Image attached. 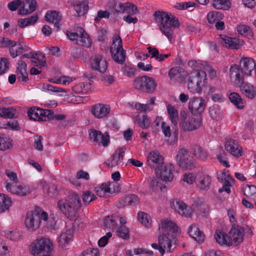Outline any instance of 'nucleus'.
<instances>
[{"label":"nucleus","mask_w":256,"mask_h":256,"mask_svg":"<svg viewBox=\"0 0 256 256\" xmlns=\"http://www.w3.org/2000/svg\"><path fill=\"white\" fill-rule=\"evenodd\" d=\"M156 20L160 23V29L170 40L173 38L174 30L180 26V22L177 18L171 14L158 10L154 14Z\"/></svg>","instance_id":"nucleus-1"},{"label":"nucleus","mask_w":256,"mask_h":256,"mask_svg":"<svg viewBox=\"0 0 256 256\" xmlns=\"http://www.w3.org/2000/svg\"><path fill=\"white\" fill-rule=\"evenodd\" d=\"M82 206L80 197L75 193H72L66 198L57 202V206L59 210L70 220L77 218L78 211Z\"/></svg>","instance_id":"nucleus-2"},{"label":"nucleus","mask_w":256,"mask_h":256,"mask_svg":"<svg viewBox=\"0 0 256 256\" xmlns=\"http://www.w3.org/2000/svg\"><path fill=\"white\" fill-rule=\"evenodd\" d=\"M202 120L200 116L190 114L185 110L180 112L179 126L184 132H192L199 128Z\"/></svg>","instance_id":"nucleus-3"},{"label":"nucleus","mask_w":256,"mask_h":256,"mask_svg":"<svg viewBox=\"0 0 256 256\" xmlns=\"http://www.w3.org/2000/svg\"><path fill=\"white\" fill-rule=\"evenodd\" d=\"M206 72L197 70L190 72L188 74V88L192 93H199L202 90L206 80Z\"/></svg>","instance_id":"nucleus-4"},{"label":"nucleus","mask_w":256,"mask_h":256,"mask_svg":"<svg viewBox=\"0 0 256 256\" xmlns=\"http://www.w3.org/2000/svg\"><path fill=\"white\" fill-rule=\"evenodd\" d=\"M53 249V244L50 240L42 238L36 239L30 244V250L34 256H52L51 252Z\"/></svg>","instance_id":"nucleus-5"},{"label":"nucleus","mask_w":256,"mask_h":256,"mask_svg":"<svg viewBox=\"0 0 256 256\" xmlns=\"http://www.w3.org/2000/svg\"><path fill=\"white\" fill-rule=\"evenodd\" d=\"M126 51L122 48V40L118 34L112 37V44L110 47L112 58L117 63L122 64L126 60Z\"/></svg>","instance_id":"nucleus-6"},{"label":"nucleus","mask_w":256,"mask_h":256,"mask_svg":"<svg viewBox=\"0 0 256 256\" xmlns=\"http://www.w3.org/2000/svg\"><path fill=\"white\" fill-rule=\"evenodd\" d=\"M134 86L136 90L152 94L156 90L157 84L155 80L147 76H138L134 81Z\"/></svg>","instance_id":"nucleus-7"},{"label":"nucleus","mask_w":256,"mask_h":256,"mask_svg":"<svg viewBox=\"0 0 256 256\" xmlns=\"http://www.w3.org/2000/svg\"><path fill=\"white\" fill-rule=\"evenodd\" d=\"M28 116L30 120L38 122H46L52 118L54 112L48 109L32 107L28 111Z\"/></svg>","instance_id":"nucleus-8"},{"label":"nucleus","mask_w":256,"mask_h":256,"mask_svg":"<svg viewBox=\"0 0 256 256\" xmlns=\"http://www.w3.org/2000/svg\"><path fill=\"white\" fill-rule=\"evenodd\" d=\"M176 160L178 166L183 169L192 170L196 166L194 163L193 158L184 148L179 150L176 156Z\"/></svg>","instance_id":"nucleus-9"},{"label":"nucleus","mask_w":256,"mask_h":256,"mask_svg":"<svg viewBox=\"0 0 256 256\" xmlns=\"http://www.w3.org/2000/svg\"><path fill=\"white\" fill-rule=\"evenodd\" d=\"M90 63L91 68L100 73H104L108 68V62L106 59L100 54L92 56L90 58Z\"/></svg>","instance_id":"nucleus-10"},{"label":"nucleus","mask_w":256,"mask_h":256,"mask_svg":"<svg viewBox=\"0 0 256 256\" xmlns=\"http://www.w3.org/2000/svg\"><path fill=\"white\" fill-rule=\"evenodd\" d=\"M40 214L38 212H29L27 213L25 224L28 230L35 231L40 227Z\"/></svg>","instance_id":"nucleus-11"},{"label":"nucleus","mask_w":256,"mask_h":256,"mask_svg":"<svg viewBox=\"0 0 256 256\" xmlns=\"http://www.w3.org/2000/svg\"><path fill=\"white\" fill-rule=\"evenodd\" d=\"M173 236L168 233L160 235L158 238V242L160 246L159 252L163 256L165 252H171L174 248H172V238Z\"/></svg>","instance_id":"nucleus-12"},{"label":"nucleus","mask_w":256,"mask_h":256,"mask_svg":"<svg viewBox=\"0 0 256 256\" xmlns=\"http://www.w3.org/2000/svg\"><path fill=\"white\" fill-rule=\"evenodd\" d=\"M90 140L97 144L106 146L110 143V136L107 132L102 134L101 132L95 130H90L89 132Z\"/></svg>","instance_id":"nucleus-13"},{"label":"nucleus","mask_w":256,"mask_h":256,"mask_svg":"<svg viewBox=\"0 0 256 256\" xmlns=\"http://www.w3.org/2000/svg\"><path fill=\"white\" fill-rule=\"evenodd\" d=\"M170 207L180 215L190 217L192 214V210L185 203L179 200H174L170 202Z\"/></svg>","instance_id":"nucleus-14"},{"label":"nucleus","mask_w":256,"mask_h":256,"mask_svg":"<svg viewBox=\"0 0 256 256\" xmlns=\"http://www.w3.org/2000/svg\"><path fill=\"white\" fill-rule=\"evenodd\" d=\"M206 108V102L201 98H192L190 100L188 108L192 114L196 116L201 114Z\"/></svg>","instance_id":"nucleus-15"},{"label":"nucleus","mask_w":256,"mask_h":256,"mask_svg":"<svg viewBox=\"0 0 256 256\" xmlns=\"http://www.w3.org/2000/svg\"><path fill=\"white\" fill-rule=\"evenodd\" d=\"M110 107L108 104H97L91 108V113L96 118L102 119L106 118L110 114Z\"/></svg>","instance_id":"nucleus-16"},{"label":"nucleus","mask_w":256,"mask_h":256,"mask_svg":"<svg viewBox=\"0 0 256 256\" xmlns=\"http://www.w3.org/2000/svg\"><path fill=\"white\" fill-rule=\"evenodd\" d=\"M220 38L223 46L230 49H239L244 43L243 40L222 34L220 35Z\"/></svg>","instance_id":"nucleus-17"},{"label":"nucleus","mask_w":256,"mask_h":256,"mask_svg":"<svg viewBox=\"0 0 256 256\" xmlns=\"http://www.w3.org/2000/svg\"><path fill=\"white\" fill-rule=\"evenodd\" d=\"M225 150L234 156L238 158L242 155V148L238 142L232 139H228L225 142Z\"/></svg>","instance_id":"nucleus-18"},{"label":"nucleus","mask_w":256,"mask_h":256,"mask_svg":"<svg viewBox=\"0 0 256 256\" xmlns=\"http://www.w3.org/2000/svg\"><path fill=\"white\" fill-rule=\"evenodd\" d=\"M244 228L240 226H233L229 232L230 238L232 240V244L237 246L242 242L244 236Z\"/></svg>","instance_id":"nucleus-19"},{"label":"nucleus","mask_w":256,"mask_h":256,"mask_svg":"<svg viewBox=\"0 0 256 256\" xmlns=\"http://www.w3.org/2000/svg\"><path fill=\"white\" fill-rule=\"evenodd\" d=\"M6 190L14 194L20 196H25L30 192L28 186L24 184L17 185L16 184L8 183L6 186Z\"/></svg>","instance_id":"nucleus-20"},{"label":"nucleus","mask_w":256,"mask_h":256,"mask_svg":"<svg viewBox=\"0 0 256 256\" xmlns=\"http://www.w3.org/2000/svg\"><path fill=\"white\" fill-rule=\"evenodd\" d=\"M156 174H158V170L160 171L159 174L160 179L165 182L170 181L174 177L173 171L174 170V166L171 164H168L164 166H160L159 169H157Z\"/></svg>","instance_id":"nucleus-21"},{"label":"nucleus","mask_w":256,"mask_h":256,"mask_svg":"<svg viewBox=\"0 0 256 256\" xmlns=\"http://www.w3.org/2000/svg\"><path fill=\"white\" fill-rule=\"evenodd\" d=\"M125 150V148L118 149L112 156L111 158L105 162V164L108 167L111 168L119 164L124 158Z\"/></svg>","instance_id":"nucleus-22"},{"label":"nucleus","mask_w":256,"mask_h":256,"mask_svg":"<svg viewBox=\"0 0 256 256\" xmlns=\"http://www.w3.org/2000/svg\"><path fill=\"white\" fill-rule=\"evenodd\" d=\"M230 76L231 78H234V82L236 84H240L244 81V72L236 64L231 66Z\"/></svg>","instance_id":"nucleus-23"},{"label":"nucleus","mask_w":256,"mask_h":256,"mask_svg":"<svg viewBox=\"0 0 256 256\" xmlns=\"http://www.w3.org/2000/svg\"><path fill=\"white\" fill-rule=\"evenodd\" d=\"M147 162L151 168L157 170L163 164V158L158 152H152L149 153Z\"/></svg>","instance_id":"nucleus-24"},{"label":"nucleus","mask_w":256,"mask_h":256,"mask_svg":"<svg viewBox=\"0 0 256 256\" xmlns=\"http://www.w3.org/2000/svg\"><path fill=\"white\" fill-rule=\"evenodd\" d=\"M38 5L36 0H25L20 6L18 14L20 15H26L32 13L38 8Z\"/></svg>","instance_id":"nucleus-25"},{"label":"nucleus","mask_w":256,"mask_h":256,"mask_svg":"<svg viewBox=\"0 0 256 256\" xmlns=\"http://www.w3.org/2000/svg\"><path fill=\"white\" fill-rule=\"evenodd\" d=\"M139 198L134 194L126 195L121 200L116 202V206L120 208L129 205H136L138 204Z\"/></svg>","instance_id":"nucleus-26"},{"label":"nucleus","mask_w":256,"mask_h":256,"mask_svg":"<svg viewBox=\"0 0 256 256\" xmlns=\"http://www.w3.org/2000/svg\"><path fill=\"white\" fill-rule=\"evenodd\" d=\"M45 18L48 22L54 24L56 30H59V24L62 18V14L60 12L56 10L48 12L45 16Z\"/></svg>","instance_id":"nucleus-27"},{"label":"nucleus","mask_w":256,"mask_h":256,"mask_svg":"<svg viewBox=\"0 0 256 256\" xmlns=\"http://www.w3.org/2000/svg\"><path fill=\"white\" fill-rule=\"evenodd\" d=\"M26 67V64L22 60H20L18 62L16 73L18 80L24 82H26L28 80Z\"/></svg>","instance_id":"nucleus-28"},{"label":"nucleus","mask_w":256,"mask_h":256,"mask_svg":"<svg viewBox=\"0 0 256 256\" xmlns=\"http://www.w3.org/2000/svg\"><path fill=\"white\" fill-rule=\"evenodd\" d=\"M214 238L216 242L221 246H230L232 244V240L228 234L220 230H216L214 234Z\"/></svg>","instance_id":"nucleus-29"},{"label":"nucleus","mask_w":256,"mask_h":256,"mask_svg":"<svg viewBox=\"0 0 256 256\" xmlns=\"http://www.w3.org/2000/svg\"><path fill=\"white\" fill-rule=\"evenodd\" d=\"M189 236L198 243L202 242L204 240V234L200 231L196 224H192L188 230Z\"/></svg>","instance_id":"nucleus-30"},{"label":"nucleus","mask_w":256,"mask_h":256,"mask_svg":"<svg viewBox=\"0 0 256 256\" xmlns=\"http://www.w3.org/2000/svg\"><path fill=\"white\" fill-rule=\"evenodd\" d=\"M240 84V91L246 98L252 99L256 96V92L251 84L244 81Z\"/></svg>","instance_id":"nucleus-31"},{"label":"nucleus","mask_w":256,"mask_h":256,"mask_svg":"<svg viewBox=\"0 0 256 256\" xmlns=\"http://www.w3.org/2000/svg\"><path fill=\"white\" fill-rule=\"evenodd\" d=\"M74 230L72 228L66 226L62 230L59 238V243L62 246L67 244L73 236Z\"/></svg>","instance_id":"nucleus-32"},{"label":"nucleus","mask_w":256,"mask_h":256,"mask_svg":"<svg viewBox=\"0 0 256 256\" xmlns=\"http://www.w3.org/2000/svg\"><path fill=\"white\" fill-rule=\"evenodd\" d=\"M240 64L242 66V70L245 74L250 76L252 70L255 67V63L252 58H244L240 61Z\"/></svg>","instance_id":"nucleus-33"},{"label":"nucleus","mask_w":256,"mask_h":256,"mask_svg":"<svg viewBox=\"0 0 256 256\" xmlns=\"http://www.w3.org/2000/svg\"><path fill=\"white\" fill-rule=\"evenodd\" d=\"M118 220L116 216H108L103 219V226L105 228H109L111 230H114L117 229L116 220Z\"/></svg>","instance_id":"nucleus-34"},{"label":"nucleus","mask_w":256,"mask_h":256,"mask_svg":"<svg viewBox=\"0 0 256 256\" xmlns=\"http://www.w3.org/2000/svg\"><path fill=\"white\" fill-rule=\"evenodd\" d=\"M169 118L172 124L176 126L179 122L180 115H178V110L171 104H168L167 106Z\"/></svg>","instance_id":"nucleus-35"},{"label":"nucleus","mask_w":256,"mask_h":256,"mask_svg":"<svg viewBox=\"0 0 256 256\" xmlns=\"http://www.w3.org/2000/svg\"><path fill=\"white\" fill-rule=\"evenodd\" d=\"M12 204V200L8 196L4 194H0V212L8 210Z\"/></svg>","instance_id":"nucleus-36"},{"label":"nucleus","mask_w":256,"mask_h":256,"mask_svg":"<svg viewBox=\"0 0 256 256\" xmlns=\"http://www.w3.org/2000/svg\"><path fill=\"white\" fill-rule=\"evenodd\" d=\"M72 4L74 6V10L78 16H84L88 10V6L86 2L83 1L77 4L74 3V2Z\"/></svg>","instance_id":"nucleus-37"},{"label":"nucleus","mask_w":256,"mask_h":256,"mask_svg":"<svg viewBox=\"0 0 256 256\" xmlns=\"http://www.w3.org/2000/svg\"><path fill=\"white\" fill-rule=\"evenodd\" d=\"M38 20V16L34 15L28 18L18 20V25L20 28H24L28 26L34 24Z\"/></svg>","instance_id":"nucleus-38"},{"label":"nucleus","mask_w":256,"mask_h":256,"mask_svg":"<svg viewBox=\"0 0 256 256\" xmlns=\"http://www.w3.org/2000/svg\"><path fill=\"white\" fill-rule=\"evenodd\" d=\"M16 110L13 108H0V116L7 118H15L17 116Z\"/></svg>","instance_id":"nucleus-39"},{"label":"nucleus","mask_w":256,"mask_h":256,"mask_svg":"<svg viewBox=\"0 0 256 256\" xmlns=\"http://www.w3.org/2000/svg\"><path fill=\"white\" fill-rule=\"evenodd\" d=\"M161 224L162 229L166 232L170 231L174 233L178 231V227L176 224L172 221L162 220Z\"/></svg>","instance_id":"nucleus-40"},{"label":"nucleus","mask_w":256,"mask_h":256,"mask_svg":"<svg viewBox=\"0 0 256 256\" xmlns=\"http://www.w3.org/2000/svg\"><path fill=\"white\" fill-rule=\"evenodd\" d=\"M229 0H213L212 6L216 9L228 10L230 8Z\"/></svg>","instance_id":"nucleus-41"},{"label":"nucleus","mask_w":256,"mask_h":256,"mask_svg":"<svg viewBox=\"0 0 256 256\" xmlns=\"http://www.w3.org/2000/svg\"><path fill=\"white\" fill-rule=\"evenodd\" d=\"M110 184L108 183H103L94 188L96 194L100 197H104L107 193H111Z\"/></svg>","instance_id":"nucleus-42"},{"label":"nucleus","mask_w":256,"mask_h":256,"mask_svg":"<svg viewBox=\"0 0 256 256\" xmlns=\"http://www.w3.org/2000/svg\"><path fill=\"white\" fill-rule=\"evenodd\" d=\"M211 183V178L208 175H203L200 178V180L198 182V187L202 190H207L210 187Z\"/></svg>","instance_id":"nucleus-43"},{"label":"nucleus","mask_w":256,"mask_h":256,"mask_svg":"<svg viewBox=\"0 0 256 256\" xmlns=\"http://www.w3.org/2000/svg\"><path fill=\"white\" fill-rule=\"evenodd\" d=\"M136 121L138 126L143 129H146L150 127V121L146 115L144 114L142 116H137Z\"/></svg>","instance_id":"nucleus-44"},{"label":"nucleus","mask_w":256,"mask_h":256,"mask_svg":"<svg viewBox=\"0 0 256 256\" xmlns=\"http://www.w3.org/2000/svg\"><path fill=\"white\" fill-rule=\"evenodd\" d=\"M229 99L238 108L241 109L244 108V106L242 99L238 93L232 92L230 94Z\"/></svg>","instance_id":"nucleus-45"},{"label":"nucleus","mask_w":256,"mask_h":256,"mask_svg":"<svg viewBox=\"0 0 256 256\" xmlns=\"http://www.w3.org/2000/svg\"><path fill=\"white\" fill-rule=\"evenodd\" d=\"M22 44L20 43L17 44L16 41L15 44H12L9 48L10 54L14 58L22 54Z\"/></svg>","instance_id":"nucleus-46"},{"label":"nucleus","mask_w":256,"mask_h":256,"mask_svg":"<svg viewBox=\"0 0 256 256\" xmlns=\"http://www.w3.org/2000/svg\"><path fill=\"white\" fill-rule=\"evenodd\" d=\"M138 219L142 224L146 228H150L151 224V219L150 216L144 212H140L138 214Z\"/></svg>","instance_id":"nucleus-47"},{"label":"nucleus","mask_w":256,"mask_h":256,"mask_svg":"<svg viewBox=\"0 0 256 256\" xmlns=\"http://www.w3.org/2000/svg\"><path fill=\"white\" fill-rule=\"evenodd\" d=\"M224 16L222 14L217 11L210 12L208 14L207 20L209 23L214 24Z\"/></svg>","instance_id":"nucleus-48"},{"label":"nucleus","mask_w":256,"mask_h":256,"mask_svg":"<svg viewBox=\"0 0 256 256\" xmlns=\"http://www.w3.org/2000/svg\"><path fill=\"white\" fill-rule=\"evenodd\" d=\"M193 154L198 158L204 160L208 158L207 152L200 146H196L193 148Z\"/></svg>","instance_id":"nucleus-49"},{"label":"nucleus","mask_w":256,"mask_h":256,"mask_svg":"<svg viewBox=\"0 0 256 256\" xmlns=\"http://www.w3.org/2000/svg\"><path fill=\"white\" fill-rule=\"evenodd\" d=\"M126 3H114L112 8H110V11L111 14H113L114 16H116L120 13H122L124 12Z\"/></svg>","instance_id":"nucleus-50"},{"label":"nucleus","mask_w":256,"mask_h":256,"mask_svg":"<svg viewBox=\"0 0 256 256\" xmlns=\"http://www.w3.org/2000/svg\"><path fill=\"white\" fill-rule=\"evenodd\" d=\"M91 43V39L86 33L82 36L76 42V44L86 47H90Z\"/></svg>","instance_id":"nucleus-51"},{"label":"nucleus","mask_w":256,"mask_h":256,"mask_svg":"<svg viewBox=\"0 0 256 256\" xmlns=\"http://www.w3.org/2000/svg\"><path fill=\"white\" fill-rule=\"evenodd\" d=\"M237 30L239 34L246 37L251 36L252 32L250 28L246 25H240L237 27Z\"/></svg>","instance_id":"nucleus-52"},{"label":"nucleus","mask_w":256,"mask_h":256,"mask_svg":"<svg viewBox=\"0 0 256 256\" xmlns=\"http://www.w3.org/2000/svg\"><path fill=\"white\" fill-rule=\"evenodd\" d=\"M96 196L90 191H86L82 194V200L85 205L88 204L90 202L96 199Z\"/></svg>","instance_id":"nucleus-53"},{"label":"nucleus","mask_w":256,"mask_h":256,"mask_svg":"<svg viewBox=\"0 0 256 256\" xmlns=\"http://www.w3.org/2000/svg\"><path fill=\"white\" fill-rule=\"evenodd\" d=\"M12 146V140L0 136V150H5Z\"/></svg>","instance_id":"nucleus-54"},{"label":"nucleus","mask_w":256,"mask_h":256,"mask_svg":"<svg viewBox=\"0 0 256 256\" xmlns=\"http://www.w3.org/2000/svg\"><path fill=\"white\" fill-rule=\"evenodd\" d=\"M124 12L128 14L133 15L139 12L138 7L131 3L126 2Z\"/></svg>","instance_id":"nucleus-55"},{"label":"nucleus","mask_w":256,"mask_h":256,"mask_svg":"<svg viewBox=\"0 0 256 256\" xmlns=\"http://www.w3.org/2000/svg\"><path fill=\"white\" fill-rule=\"evenodd\" d=\"M2 128H8L12 130H18L20 129L18 120H10L8 123L2 124Z\"/></svg>","instance_id":"nucleus-56"},{"label":"nucleus","mask_w":256,"mask_h":256,"mask_svg":"<svg viewBox=\"0 0 256 256\" xmlns=\"http://www.w3.org/2000/svg\"><path fill=\"white\" fill-rule=\"evenodd\" d=\"M243 192L247 197H250L256 194V187L247 184L243 187Z\"/></svg>","instance_id":"nucleus-57"},{"label":"nucleus","mask_w":256,"mask_h":256,"mask_svg":"<svg viewBox=\"0 0 256 256\" xmlns=\"http://www.w3.org/2000/svg\"><path fill=\"white\" fill-rule=\"evenodd\" d=\"M117 232L118 235L124 239H128L130 237L128 230L125 226L122 225L120 226Z\"/></svg>","instance_id":"nucleus-58"},{"label":"nucleus","mask_w":256,"mask_h":256,"mask_svg":"<svg viewBox=\"0 0 256 256\" xmlns=\"http://www.w3.org/2000/svg\"><path fill=\"white\" fill-rule=\"evenodd\" d=\"M184 73L186 74V72H185L182 68L176 66L172 68L168 72V76L172 80L174 78L175 76H176L177 75H178L180 73Z\"/></svg>","instance_id":"nucleus-59"},{"label":"nucleus","mask_w":256,"mask_h":256,"mask_svg":"<svg viewBox=\"0 0 256 256\" xmlns=\"http://www.w3.org/2000/svg\"><path fill=\"white\" fill-rule=\"evenodd\" d=\"M226 156V153L224 151L222 150L220 154H217L216 158L220 164H222L224 166H226V168H229L230 165L228 164V162L227 161V158Z\"/></svg>","instance_id":"nucleus-60"},{"label":"nucleus","mask_w":256,"mask_h":256,"mask_svg":"<svg viewBox=\"0 0 256 256\" xmlns=\"http://www.w3.org/2000/svg\"><path fill=\"white\" fill-rule=\"evenodd\" d=\"M42 140L43 138L40 135H36L34 138V146L39 151L43 150Z\"/></svg>","instance_id":"nucleus-61"},{"label":"nucleus","mask_w":256,"mask_h":256,"mask_svg":"<svg viewBox=\"0 0 256 256\" xmlns=\"http://www.w3.org/2000/svg\"><path fill=\"white\" fill-rule=\"evenodd\" d=\"M9 62L6 58H0V74H2L8 70Z\"/></svg>","instance_id":"nucleus-62"},{"label":"nucleus","mask_w":256,"mask_h":256,"mask_svg":"<svg viewBox=\"0 0 256 256\" xmlns=\"http://www.w3.org/2000/svg\"><path fill=\"white\" fill-rule=\"evenodd\" d=\"M196 4L194 2H188L182 3H176L175 8L178 10H186L190 7L196 6Z\"/></svg>","instance_id":"nucleus-63"},{"label":"nucleus","mask_w":256,"mask_h":256,"mask_svg":"<svg viewBox=\"0 0 256 256\" xmlns=\"http://www.w3.org/2000/svg\"><path fill=\"white\" fill-rule=\"evenodd\" d=\"M80 256H100L98 248H90L84 251Z\"/></svg>","instance_id":"nucleus-64"}]
</instances>
